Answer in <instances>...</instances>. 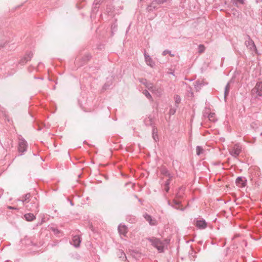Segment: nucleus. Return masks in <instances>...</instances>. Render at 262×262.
I'll list each match as a JSON object with an SVG mask.
<instances>
[{
    "mask_svg": "<svg viewBox=\"0 0 262 262\" xmlns=\"http://www.w3.org/2000/svg\"><path fill=\"white\" fill-rule=\"evenodd\" d=\"M148 240L154 247L157 249L159 252H163L164 251V247L165 245L164 241H161L159 238L155 237L148 238Z\"/></svg>",
    "mask_w": 262,
    "mask_h": 262,
    "instance_id": "obj_1",
    "label": "nucleus"
},
{
    "mask_svg": "<svg viewBox=\"0 0 262 262\" xmlns=\"http://www.w3.org/2000/svg\"><path fill=\"white\" fill-rule=\"evenodd\" d=\"M242 150V146L239 143L234 144L229 149V154L233 157L236 158L238 157Z\"/></svg>",
    "mask_w": 262,
    "mask_h": 262,
    "instance_id": "obj_2",
    "label": "nucleus"
},
{
    "mask_svg": "<svg viewBox=\"0 0 262 262\" xmlns=\"http://www.w3.org/2000/svg\"><path fill=\"white\" fill-rule=\"evenodd\" d=\"M167 0H154L147 7L148 12H152L159 8V6L166 2Z\"/></svg>",
    "mask_w": 262,
    "mask_h": 262,
    "instance_id": "obj_3",
    "label": "nucleus"
},
{
    "mask_svg": "<svg viewBox=\"0 0 262 262\" xmlns=\"http://www.w3.org/2000/svg\"><path fill=\"white\" fill-rule=\"evenodd\" d=\"M251 94L255 98L258 96L262 97V82H257L253 89L251 90Z\"/></svg>",
    "mask_w": 262,
    "mask_h": 262,
    "instance_id": "obj_4",
    "label": "nucleus"
},
{
    "mask_svg": "<svg viewBox=\"0 0 262 262\" xmlns=\"http://www.w3.org/2000/svg\"><path fill=\"white\" fill-rule=\"evenodd\" d=\"M28 143L27 141L23 138L19 139L18 142V151L23 153L27 150Z\"/></svg>",
    "mask_w": 262,
    "mask_h": 262,
    "instance_id": "obj_5",
    "label": "nucleus"
},
{
    "mask_svg": "<svg viewBox=\"0 0 262 262\" xmlns=\"http://www.w3.org/2000/svg\"><path fill=\"white\" fill-rule=\"evenodd\" d=\"M33 54L32 52H29L27 53L23 58H22L19 61V63L24 64L28 61H30L33 57Z\"/></svg>",
    "mask_w": 262,
    "mask_h": 262,
    "instance_id": "obj_6",
    "label": "nucleus"
},
{
    "mask_svg": "<svg viewBox=\"0 0 262 262\" xmlns=\"http://www.w3.org/2000/svg\"><path fill=\"white\" fill-rule=\"evenodd\" d=\"M81 242V238L79 235H74L72 237L71 244L75 247H79Z\"/></svg>",
    "mask_w": 262,
    "mask_h": 262,
    "instance_id": "obj_7",
    "label": "nucleus"
},
{
    "mask_svg": "<svg viewBox=\"0 0 262 262\" xmlns=\"http://www.w3.org/2000/svg\"><path fill=\"white\" fill-rule=\"evenodd\" d=\"M195 225L200 229H204L207 227V223L203 219L196 220Z\"/></svg>",
    "mask_w": 262,
    "mask_h": 262,
    "instance_id": "obj_8",
    "label": "nucleus"
},
{
    "mask_svg": "<svg viewBox=\"0 0 262 262\" xmlns=\"http://www.w3.org/2000/svg\"><path fill=\"white\" fill-rule=\"evenodd\" d=\"M139 81L141 83L144 85L149 91L152 90L153 84L152 83L148 82L147 80L144 78H139Z\"/></svg>",
    "mask_w": 262,
    "mask_h": 262,
    "instance_id": "obj_9",
    "label": "nucleus"
},
{
    "mask_svg": "<svg viewBox=\"0 0 262 262\" xmlns=\"http://www.w3.org/2000/svg\"><path fill=\"white\" fill-rule=\"evenodd\" d=\"M118 232L120 235L125 237L128 232L127 227L125 225H120L118 228Z\"/></svg>",
    "mask_w": 262,
    "mask_h": 262,
    "instance_id": "obj_10",
    "label": "nucleus"
},
{
    "mask_svg": "<svg viewBox=\"0 0 262 262\" xmlns=\"http://www.w3.org/2000/svg\"><path fill=\"white\" fill-rule=\"evenodd\" d=\"M144 217L151 226H155L157 224L156 220L152 219V217L150 215L148 214H145L144 215Z\"/></svg>",
    "mask_w": 262,
    "mask_h": 262,
    "instance_id": "obj_11",
    "label": "nucleus"
},
{
    "mask_svg": "<svg viewBox=\"0 0 262 262\" xmlns=\"http://www.w3.org/2000/svg\"><path fill=\"white\" fill-rule=\"evenodd\" d=\"M246 181L244 179V178L241 177H238L236 178L235 183L238 186L243 187L246 185Z\"/></svg>",
    "mask_w": 262,
    "mask_h": 262,
    "instance_id": "obj_12",
    "label": "nucleus"
},
{
    "mask_svg": "<svg viewBox=\"0 0 262 262\" xmlns=\"http://www.w3.org/2000/svg\"><path fill=\"white\" fill-rule=\"evenodd\" d=\"M160 171L162 174L168 177L170 179H172L173 177V176L172 174H171L168 170L164 166H162L160 168Z\"/></svg>",
    "mask_w": 262,
    "mask_h": 262,
    "instance_id": "obj_13",
    "label": "nucleus"
},
{
    "mask_svg": "<svg viewBox=\"0 0 262 262\" xmlns=\"http://www.w3.org/2000/svg\"><path fill=\"white\" fill-rule=\"evenodd\" d=\"M144 57L145 60L146 64L151 67H153L155 65V62H154L152 59L150 57L149 55H147L145 52L144 53Z\"/></svg>",
    "mask_w": 262,
    "mask_h": 262,
    "instance_id": "obj_14",
    "label": "nucleus"
},
{
    "mask_svg": "<svg viewBox=\"0 0 262 262\" xmlns=\"http://www.w3.org/2000/svg\"><path fill=\"white\" fill-rule=\"evenodd\" d=\"M249 37V36H248ZM245 45L249 48L250 50H255L256 49V46L254 43V41L249 38L248 40L245 41Z\"/></svg>",
    "mask_w": 262,
    "mask_h": 262,
    "instance_id": "obj_15",
    "label": "nucleus"
},
{
    "mask_svg": "<svg viewBox=\"0 0 262 262\" xmlns=\"http://www.w3.org/2000/svg\"><path fill=\"white\" fill-rule=\"evenodd\" d=\"M154 118L151 115L146 117L144 120V123L146 126H152Z\"/></svg>",
    "mask_w": 262,
    "mask_h": 262,
    "instance_id": "obj_16",
    "label": "nucleus"
},
{
    "mask_svg": "<svg viewBox=\"0 0 262 262\" xmlns=\"http://www.w3.org/2000/svg\"><path fill=\"white\" fill-rule=\"evenodd\" d=\"M168 204L169 205H171L172 207L179 209L180 208V205L181 204V202L176 199L173 200L172 204H171L170 202L169 201H168Z\"/></svg>",
    "mask_w": 262,
    "mask_h": 262,
    "instance_id": "obj_17",
    "label": "nucleus"
},
{
    "mask_svg": "<svg viewBox=\"0 0 262 262\" xmlns=\"http://www.w3.org/2000/svg\"><path fill=\"white\" fill-rule=\"evenodd\" d=\"M185 188L183 187H180L179 188L178 191L176 194V198L178 199H180L183 198V194L184 193Z\"/></svg>",
    "mask_w": 262,
    "mask_h": 262,
    "instance_id": "obj_18",
    "label": "nucleus"
},
{
    "mask_svg": "<svg viewBox=\"0 0 262 262\" xmlns=\"http://www.w3.org/2000/svg\"><path fill=\"white\" fill-rule=\"evenodd\" d=\"M152 136L156 142L158 140V130L157 128L155 126H152Z\"/></svg>",
    "mask_w": 262,
    "mask_h": 262,
    "instance_id": "obj_19",
    "label": "nucleus"
},
{
    "mask_svg": "<svg viewBox=\"0 0 262 262\" xmlns=\"http://www.w3.org/2000/svg\"><path fill=\"white\" fill-rule=\"evenodd\" d=\"M25 219L27 221H32L35 219V216L32 213H27L24 215Z\"/></svg>",
    "mask_w": 262,
    "mask_h": 262,
    "instance_id": "obj_20",
    "label": "nucleus"
},
{
    "mask_svg": "<svg viewBox=\"0 0 262 262\" xmlns=\"http://www.w3.org/2000/svg\"><path fill=\"white\" fill-rule=\"evenodd\" d=\"M230 89V82H228L225 86V91H224V98L225 100L226 99L227 96L229 95Z\"/></svg>",
    "mask_w": 262,
    "mask_h": 262,
    "instance_id": "obj_21",
    "label": "nucleus"
},
{
    "mask_svg": "<svg viewBox=\"0 0 262 262\" xmlns=\"http://www.w3.org/2000/svg\"><path fill=\"white\" fill-rule=\"evenodd\" d=\"M208 119L212 122H215L217 119L216 118L215 114L214 113H210L207 116Z\"/></svg>",
    "mask_w": 262,
    "mask_h": 262,
    "instance_id": "obj_22",
    "label": "nucleus"
},
{
    "mask_svg": "<svg viewBox=\"0 0 262 262\" xmlns=\"http://www.w3.org/2000/svg\"><path fill=\"white\" fill-rule=\"evenodd\" d=\"M118 255L119 258H121L122 260L124 259H126V256L125 253L121 250H119L118 251Z\"/></svg>",
    "mask_w": 262,
    "mask_h": 262,
    "instance_id": "obj_23",
    "label": "nucleus"
},
{
    "mask_svg": "<svg viewBox=\"0 0 262 262\" xmlns=\"http://www.w3.org/2000/svg\"><path fill=\"white\" fill-rule=\"evenodd\" d=\"M176 107H178L179 104L181 102V98L179 95H176L174 97Z\"/></svg>",
    "mask_w": 262,
    "mask_h": 262,
    "instance_id": "obj_24",
    "label": "nucleus"
},
{
    "mask_svg": "<svg viewBox=\"0 0 262 262\" xmlns=\"http://www.w3.org/2000/svg\"><path fill=\"white\" fill-rule=\"evenodd\" d=\"M203 148L200 146H197L196 147V155L199 156L202 154L204 151Z\"/></svg>",
    "mask_w": 262,
    "mask_h": 262,
    "instance_id": "obj_25",
    "label": "nucleus"
},
{
    "mask_svg": "<svg viewBox=\"0 0 262 262\" xmlns=\"http://www.w3.org/2000/svg\"><path fill=\"white\" fill-rule=\"evenodd\" d=\"M205 50V47L203 45H200L198 47V52L201 54L204 52Z\"/></svg>",
    "mask_w": 262,
    "mask_h": 262,
    "instance_id": "obj_26",
    "label": "nucleus"
},
{
    "mask_svg": "<svg viewBox=\"0 0 262 262\" xmlns=\"http://www.w3.org/2000/svg\"><path fill=\"white\" fill-rule=\"evenodd\" d=\"M143 94L149 100H152V98L148 91L146 90H145L143 92Z\"/></svg>",
    "mask_w": 262,
    "mask_h": 262,
    "instance_id": "obj_27",
    "label": "nucleus"
},
{
    "mask_svg": "<svg viewBox=\"0 0 262 262\" xmlns=\"http://www.w3.org/2000/svg\"><path fill=\"white\" fill-rule=\"evenodd\" d=\"M117 29V25L116 23H114L111 25L112 33L113 34L114 32H115Z\"/></svg>",
    "mask_w": 262,
    "mask_h": 262,
    "instance_id": "obj_28",
    "label": "nucleus"
},
{
    "mask_svg": "<svg viewBox=\"0 0 262 262\" xmlns=\"http://www.w3.org/2000/svg\"><path fill=\"white\" fill-rule=\"evenodd\" d=\"M204 85H205L204 82L203 81H196V84H195V86H196V88H198L200 89L202 86H204Z\"/></svg>",
    "mask_w": 262,
    "mask_h": 262,
    "instance_id": "obj_29",
    "label": "nucleus"
},
{
    "mask_svg": "<svg viewBox=\"0 0 262 262\" xmlns=\"http://www.w3.org/2000/svg\"><path fill=\"white\" fill-rule=\"evenodd\" d=\"M30 196L31 195L30 193H27L23 196V199L20 201H22L23 203H25L27 201V200H28L30 198Z\"/></svg>",
    "mask_w": 262,
    "mask_h": 262,
    "instance_id": "obj_30",
    "label": "nucleus"
},
{
    "mask_svg": "<svg viewBox=\"0 0 262 262\" xmlns=\"http://www.w3.org/2000/svg\"><path fill=\"white\" fill-rule=\"evenodd\" d=\"M166 54H169L171 57H173L174 55V54H171V51H169V50H164L163 52V53H162V55L163 56H165L166 55Z\"/></svg>",
    "mask_w": 262,
    "mask_h": 262,
    "instance_id": "obj_31",
    "label": "nucleus"
},
{
    "mask_svg": "<svg viewBox=\"0 0 262 262\" xmlns=\"http://www.w3.org/2000/svg\"><path fill=\"white\" fill-rule=\"evenodd\" d=\"M102 1V0H94L93 3V8H97V6H98L100 3Z\"/></svg>",
    "mask_w": 262,
    "mask_h": 262,
    "instance_id": "obj_32",
    "label": "nucleus"
},
{
    "mask_svg": "<svg viewBox=\"0 0 262 262\" xmlns=\"http://www.w3.org/2000/svg\"><path fill=\"white\" fill-rule=\"evenodd\" d=\"M32 202H33L34 203L36 204L35 205V208H36V209H37L38 207V202L37 200H36V199L35 198L34 199V201L33 200Z\"/></svg>",
    "mask_w": 262,
    "mask_h": 262,
    "instance_id": "obj_33",
    "label": "nucleus"
},
{
    "mask_svg": "<svg viewBox=\"0 0 262 262\" xmlns=\"http://www.w3.org/2000/svg\"><path fill=\"white\" fill-rule=\"evenodd\" d=\"M91 58V56L89 54H87L84 57V61H88L89 60H90V59Z\"/></svg>",
    "mask_w": 262,
    "mask_h": 262,
    "instance_id": "obj_34",
    "label": "nucleus"
},
{
    "mask_svg": "<svg viewBox=\"0 0 262 262\" xmlns=\"http://www.w3.org/2000/svg\"><path fill=\"white\" fill-rule=\"evenodd\" d=\"M171 179L168 178V179L165 182L164 185H169Z\"/></svg>",
    "mask_w": 262,
    "mask_h": 262,
    "instance_id": "obj_35",
    "label": "nucleus"
},
{
    "mask_svg": "<svg viewBox=\"0 0 262 262\" xmlns=\"http://www.w3.org/2000/svg\"><path fill=\"white\" fill-rule=\"evenodd\" d=\"M164 190L167 192L169 190V185H164Z\"/></svg>",
    "mask_w": 262,
    "mask_h": 262,
    "instance_id": "obj_36",
    "label": "nucleus"
},
{
    "mask_svg": "<svg viewBox=\"0 0 262 262\" xmlns=\"http://www.w3.org/2000/svg\"><path fill=\"white\" fill-rule=\"evenodd\" d=\"M176 112V110L173 109H170V114L173 115Z\"/></svg>",
    "mask_w": 262,
    "mask_h": 262,
    "instance_id": "obj_37",
    "label": "nucleus"
},
{
    "mask_svg": "<svg viewBox=\"0 0 262 262\" xmlns=\"http://www.w3.org/2000/svg\"><path fill=\"white\" fill-rule=\"evenodd\" d=\"M8 208L9 209H15V210L18 209L16 207L10 206H8Z\"/></svg>",
    "mask_w": 262,
    "mask_h": 262,
    "instance_id": "obj_38",
    "label": "nucleus"
},
{
    "mask_svg": "<svg viewBox=\"0 0 262 262\" xmlns=\"http://www.w3.org/2000/svg\"><path fill=\"white\" fill-rule=\"evenodd\" d=\"M237 2H238L241 4H244L245 2L244 0H236Z\"/></svg>",
    "mask_w": 262,
    "mask_h": 262,
    "instance_id": "obj_39",
    "label": "nucleus"
},
{
    "mask_svg": "<svg viewBox=\"0 0 262 262\" xmlns=\"http://www.w3.org/2000/svg\"><path fill=\"white\" fill-rule=\"evenodd\" d=\"M156 90V87H155V86L153 85V89H152V91H151V92L154 93V92H155Z\"/></svg>",
    "mask_w": 262,
    "mask_h": 262,
    "instance_id": "obj_40",
    "label": "nucleus"
},
{
    "mask_svg": "<svg viewBox=\"0 0 262 262\" xmlns=\"http://www.w3.org/2000/svg\"><path fill=\"white\" fill-rule=\"evenodd\" d=\"M106 84H105V85H104V88L105 89H106Z\"/></svg>",
    "mask_w": 262,
    "mask_h": 262,
    "instance_id": "obj_41",
    "label": "nucleus"
},
{
    "mask_svg": "<svg viewBox=\"0 0 262 262\" xmlns=\"http://www.w3.org/2000/svg\"><path fill=\"white\" fill-rule=\"evenodd\" d=\"M139 202H141V199H139Z\"/></svg>",
    "mask_w": 262,
    "mask_h": 262,
    "instance_id": "obj_42",
    "label": "nucleus"
}]
</instances>
